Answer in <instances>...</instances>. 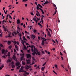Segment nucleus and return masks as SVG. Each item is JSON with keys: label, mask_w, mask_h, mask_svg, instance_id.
Wrapping results in <instances>:
<instances>
[{"label": "nucleus", "mask_w": 76, "mask_h": 76, "mask_svg": "<svg viewBox=\"0 0 76 76\" xmlns=\"http://www.w3.org/2000/svg\"><path fill=\"white\" fill-rule=\"evenodd\" d=\"M40 39H41V37L39 36L38 37V39H39V40H40Z\"/></svg>", "instance_id": "de8ad7c7"}, {"label": "nucleus", "mask_w": 76, "mask_h": 76, "mask_svg": "<svg viewBox=\"0 0 76 76\" xmlns=\"http://www.w3.org/2000/svg\"><path fill=\"white\" fill-rule=\"evenodd\" d=\"M31 48H33V47H34V45L33 46V45H31Z\"/></svg>", "instance_id": "37998d69"}, {"label": "nucleus", "mask_w": 76, "mask_h": 76, "mask_svg": "<svg viewBox=\"0 0 76 76\" xmlns=\"http://www.w3.org/2000/svg\"><path fill=\"white\" fill-rule=\"evenodd\" d=\"M4 56H6V54H7V53L5 52L4 53Z\"/></svg>", "instance_id": "49530a36"}, {"label": "nucleus", "mask_w": 76, "mask_h": 76, "mask_svg": "<svg viewBox=\"0 0 76 76\" xmlns=\"http://www.w3.org/2000/svg\"><path fill=\"white\" fill-rule=\"evenodd\" d=\"M2 27L3 28H4V31H5V32H6V31H7V28H7V26H6V27L5 28L4 26H3Z\"/></svg>", "instance_id": "f03ea898"}, {"label": "nucleus", "mask_w": 76, "mask_h": 76, "mask_svg": "<svg viewBox=\"0 0 76 76\" xmlns=\"http://www.w3.org/2000/svg\"><path fill=\"white\" fill-rule=\"evenodd\" d=\"M4 12L5 14H7V12H6V11H5V10L4 11Z\"/></svg>", "instance_id": "bf43d9fd"}, {"label": "nucleus", "mask_w": 76, "mask_h": 76, "mask_svg": "<svg viewBox=\"0 0 76 76\" xmlns=\"http://www.w3.org/2000/svg\"><path fill=\"white\" fill-rule=\"evenodd\" d=\"M33 19L34 21H36V20H37V19L36 18H33Z\"/></svg>", "instance_id": "cd10ccee"}, {"label": "nucleus", "mask_w": 76, "mask_h": 76, "mask_svg": "<svg viewBox=\"0 0 76 76\" xmlns=\"http://www.w3.org/2000/svg\"><path fill=\"white\" fill-rule=\"evenodd\" d=\"M54 9H55V11L54 12V13L53 14V16H54V15H56V13H57V10H56V8H54Z\"/></svg>", "instance_id": "9d476101"}, {"label": "nucleus", "mask_w": 76, "mask_h": 76, "mask_svg": "<svg viewBox=\"0 0 76 76\" xmlns=\"http://www.w3.org/2000/svg\"><path fill=\"white\" fill-rule=\"evenodd\" d=\"M15 48H18V45H16L15 46Z\"/></svg>", "instance_id": "f704fd0d"}, {"label": "nucleus", "mask_w": 76, "mask_h": 76, "mask_svg": "<svg viewBox=\"0 0 76 76\" xmlns=\"http://www.w3.org/2000/svg\"><path fill=\"white\" fill-rule=\"evenodd\" d=\"M46 63H47L46 62H45L42 65V66H45V64H46Z\"/></svg>", "instance_id": "6ab92c4d"}, {"label": "nucleus", "mask_w": 76, "mask_h": 76, "mask_svg": "<svg viewBox=\"0 0 76 76\" xmlns=\"http://www.w3.org/2000/svg\"><path fill=\"white\" fill-rule=\"evenodd\" d=\"M27 72V71H25L24 73H25V74L26 75H29V73L28 72Z\"/></svg>", "instance_id": "4468645a"}, {"label": "nucleus", "mask_w": 76, "mask_h": 76, "mask_svg": "<svg viewBox=\"0 0 76 76\" xmlns=\"http://www.w3.org/2000/svg\"><path fill=\"white\" fill-rule=\"evenodd\" d=\"M39 6L37 5V10H39Z\"/></svg>", "instance_id": "dca6fc26"}, {"label": "nucleus", "mask_w": 76, "mask_h": 76, "mask_svg": "<svg viewBox=\"0 0 76 76\" xmlns=\"http://www.w3.org/2000/svg\"><path fill=\"white\" fill-rule=\"evenodd\" d=\"M7 44L9 45H10V44H11V42L10 41H9L7 42Z\"/></svg>", "instance_id": "1a4fd4ad"}, {"label": "nucleus", "mask_w": 76, "mask_h": 76, "mask_svg": "<svg viewBox=\"0 0 76 76\" xmlns=\"http://www.w3.org/2000/svg\"><path fill=\"white\" fill-rule=\"evenodd\" d=\"M1 51H2V52H3L4 53H5V50H4V49H2L1 50Z\"/></svg>", "instance_id": "aec40b11"}, {"label": "nucleus", "mask_w": 76, "mask_h": 76, "mask_svg": "<svg viewBox=\"0 0 76 76\" xmlns=\"http://www.w3.org/2000/svg\"><path fill=\"white\" fill-rule=\"evenodd\" d=\"M12 68H14L15 67V65L13 64H12Z\"/></svg>", "instance_id": "5701e85b"}, {"label": "nucleus", "mask_w": 76, "mask_h": 76, "mask_svg": "<svg viewBox=\"0 0 76 76\" xmlns=\"http://www.w3.org/2000/svg\"><path fill=\"white\" fill-rule=\"evenodd\" d=\"M0 46H1V47H3V45H2L1 44H0Z\"/></svg>", "instance_id": "72a5a7b5"}, {"label": "nucleus", "mask_w": 76, "mask_h": 76, "mask_svg": "<svg viewBox=\"0 0 76 76\" xmlns=\"http://www.w3.org/2000/svg\"><path fill=\"white\" fill-rule=\"evenodd\" d=\"M34 51H35L36 52H38V50H37V48L34 49Z\"/></svg>", "instance_id": "393cba45"}, {"label": "nucleus", "mask_w": 76, "mask_h": 76, "mask_svg": "<svg viewBox=\"0 0 76 76\" xmlns=\"http://www.w3.org/2000/svg\"><path fill=\"white\" fill-rule=\"evenodd\" d=\"M60 54L61 56H63V54H62V53H61V52H60Z\"/></svg>", "instance_id": "4d7b16f0"}, {"label": "nucleus", "mask_w": 76, "mask_h": 76, "mask_svg": "<svg viewBox=\"0 0 76 76\" xmlns=\"http://www.w3.org/2000/svg\"><path fill=\"white\" fill-rule=\"evenodd\" d=\"M31 15H32V16H33V15H34V13L33 12H31Z\"/></svg>", "instance_id": "09e8293b"}, {"label": "nucleus", "mask_w": 76, "mask_h": 76, "mask_svg": "<svg viewBox=\"0 0 76 76\" xmlns=\"http://www.w3.org/2000/svg\"><path fill=\"white\" fill-rule=\"evenodd\" d=\"M32 55L33 56H35V53H32Z\"/></svg>", "instance_id": "a18cd8bd"}, {"label": "nucleus", "mask_w": 76, "mask_h": 76, "mask_svg": "<svg viewBox=\"0 0 76 76\" xmlns=\"http://www.w3.org/2000/svg\"><path fill=\"white\" fill-rule=\"evenodd\" d=\"M52 42H54V43L56 44V42L55 41L53 40V39H52Z\"/></svg>", "instance_id": "7c9ffc66"}, {"label": "nucleus", "mask_w": 76, "mask_h": 76, "mask_svg": "<svg viewBox=\"0 0 76 76\" xmlns=\"http://www.w3.org/2000/svg\"><path fill=\"white\" fill-rule=\"evenodd\" d=\"M20 34L22 35V34H20H20H18L19 37H20Z\"/></svg>", "instance_id": "c756f323"}, {"label": "nucleus", "mask_w": 76, "mask_h": 76, "mask_svg": "<svg viewBox=\"0 0 76 76\" xmlns=\"http://www.w3.org/2000/svg\"><path fill=\"white\" fill-rule=\"evenodd\" d=\"M53 5L55 7L56 9H57V7L56 6V4H53Z\"/></svg>", "instance_id": "412c9836"}, {"label": "nucleus", "mask_w": 76, "mask_h": 76, "mask_svg": "<svg viewBox=\"0 0 76 76\" xmlns=\"http://www.w3.org/2000/svg\"><path fill=\"white\" fill-rule=\"evenodd\" d=\"M44 44H45L44 42L42 41V45H44Z\"/></svg>", "instance_id": "b1692460"}, {"label": "nucleus", "mask_w": 76, "mask_h": 76, "mask_svg": "<svg viewBox=\"0 0 76 76\" xmlns=\"http://www.w3.org/2000/svg\"><path fill=\"white\" fill-rule=\"evenodd\" d=\"M37 53L38 56H40V53H39L38 51L37 52Z\"/></svg>", "instance_id": "473e14b6"}, {"label": "nucleus", "mask_w": 76, "mask_h": 76, "mask_svg": "<svg viewBox=\"0 0 76 76\" xmlns=\"http://www.w3.org/2000/svg\"><path fill=\"white\" fill-rule=\"evenodd\" d=\"M43 17L44 18V15H42V19H43Z\"/></svg>", "instance_id": "052dcab7"}, {"label": "nucleus", "mask_w": 76, "mask_h": 76, "mask_svg": "<svg viewBox=\"0 0 76 76\" xmlns=\"http://www.w3.org/2000/svg\"><path fill=\"white\" fill-rule=\"evenodd\" d=\"M0 37H3V36L2 35V32L1 34H0Z\"/></svg>", "instance_id": "ea45409f"}, {"label": "nucleus", "mask_w": 76, "mask_h": 76, "mask_svg": "<svg viewBox=\"0 0 76 76\" xmlns=\"http://www.w3.org/2000/svg\"><path fill=\"white\" fill-rule=\"evenodd\" d=\"M14 44H16V41H14L13 42Z\"/></svg>", "instance_id": "603ef678"}, {"label": "nucleus", "mask_w": 76, "mask_h": 76, "mask_svg": "<svg viewBox=\"0 0 76 76\" xmlns=\"http://www.w3.org/2000/svg\"><path fill=\"white\" fill-rule=\"evenodd\" d=\"M23 40H26V41H27V39H26L25 36H23Z\"/></svg>", "instance_id": "f3484780"}, {"label": "nucleus", "mask_w": 76, "mask_h": 76, "mask_svg": "<svg viewBox=\"0 0 76 76\" xmlns=\"http://www.w3.org/2000/svg\"><path fill=\"white\" fill-rule=\"evenodd\" d=\"M25 68L26 69V70H28L29 69V68L28 67H27V66L25 67Z\"/></svg>", "instance_id": "bb28decb"}, {"label": "nucleus", "mask_w": 76, "mask_h": 76, "mask_svg": "<svg viewBox=\"0 0 76 76\" xmlns=\"http://www.w3.org/2000/svg\"><path fill=\"white\" fill-rule=\"evenodd\" d=\"M12 36L13 37H15V35H14V33H12Z\"/></svg>", "instance_id": "58836bf2"}, {"label": "nucleus", "mask_w": 76, "mask_h": 76, "mask_svg": "<svg viewBox=\"0 0 76 76\" xmlns=\"http://www.w3.org/2000/svg\"><path fill=\"white\" fill-rule=\"evenodd\" d=\"M1 67L2 68L4 67V64H2Z\"/></svg>", "instance_id": "680f3d73"}, {"label": "nucleus", "mask_w": 76, "mask_h": 76, "mask_svg": "<svg viewBox=\"0 0 76 76\" xmlns=\"http://www.w3.org/2000/svg\"><path fill=\"white\" fill-rule=\"evenodd\" d=\"M8 37H11V36L10 34H8Z\"/></svg>", "instance_id": "4c0bfd02"}, {"label": "nucleus", "mask_w": 76, "mask_h": 76, "mask_svg": "<svg viewBox=\"0 0 76 76\" xmlns=\"http://www.w3.org/2000/svg\"><path fill=\"white\" fill-rule=\"evenodd\" d=\"M42 41L44 42V41H45V42H46V41H47V39H45V40H42Z\"/></svg>", "instance_id": "c03bdc74"}, {"label": "nucleus", "mask_w": 76, "mask_h": 76, "mask_svg": "<svg viewBox=\"0 0 76 76\" xmlns=\"http://www.w3.org/2000/svg\"><path fill=\"white\" fill-rule=\"evenodd\" d=\"M12 61V58L8 59L7 61V62H11Z\"/></svg>", "instance_id": "9b49d317"}, {"label": "nucleus", "mask_w": 76, "mask_h": 76, "mask_svg": "<svg viewBox=\"0 0 76 76\" xmlns=\"http://www.w3.org/2000/svg\"><path fill=\"white\" fill-rule=\"evenodd\" d=\"M42 54H45V52H44V51H42Z\"/></svg>", "instance_id": "6e6d98bb"}, {"label": "nucleus", "mask_w": 76, "mask_h": 76, "mask_svg": "<svg viewBox=\"0 0 76 76\" xmlns=\"http://www.w3.org/2000/svg\"><path fill=\"white\" fill-rule=\"evenodd\" d=\"M21 36H22V35L21 34H20V39L21 40L22 39V37H21Z\"/></svg>", "instance_id": "e433bc0d"}, {"label": "nucleus", "mask_w": 76, "mask_h": 76, "mask_svg": "<svg viewBox=\"0 0 76 76\" xmlns=\"http://www.w3.org/2000/svg\"><path fill=\"white\" fill-rule=\"evenodd\" d=\"M44 69H45V66H43L41 68V70L42 71H44Z\"/></svg>", "instance_id": "f8f14e48"}, {"label": "nucleus", "mask_w": 76, "mask_h": 76, "mask_svg": "<svg viewBox=\"0 0 76 76\" xmlns=\"http://www.w3.org/2000/svg\"><path fill=\"white\" fill-rule=\"evenodd\" d=\"M48 29L49 30V31H50L51 32H52V30H51V29L50 28H48Z\"/></svg>", "instance_id": "c9c22d12"}, {"label": "nucleus", "mask_w": 76, "mask_h": 76, "mask_svg": "<svg viewBox=\"0 0 76 76\" xmlns=\"http://www.w3.org/2000/svg\"><path fill=\"white\" fill-rule=\"evenodd\" d=\"M20 69V66H18L17 67V69Z\"/></svg>", "instance_id": "2f4dec72"}, {"label": "nucleus", "mask_w": 76, "mask_h": 76, "mask_svg": "<svg viewBox=\"0 0 76 76\" xmlns=\"http://www.w3.org/2000/svg\"><path fill=\"white\" fill-rule=\"evenodd\" d=\"M12 47V46L10 45L8 47V48H10V49H11Z\"/></svg>", "instance_id": "a211bd4d"}, {"label": "nucleus", "mask_w": 76, "mask_h": 76, "mask_svg": "<svg viewBox=\"0 0 76 76\" xmlns=\"http://www.w3.org/2000/svg\"><path fill=\"white\" fill-rule=\"evenodd\" d=\"M25 72V71H24L23 70V69L22 71H20V72L21 73V72Z\"/></svg>", "instance_id": "c85d7f7f"}, {"label": "nucleus", "mask_w": 76, "mask_h": 76, "mask_svg": "<svg viewBox=\"0 0 76 76\" xmlns=\"http://www.w3.org/2000/svg\"><path fill=\"white\" fill-rule=\"evenodd\" d=\"M24 68V67L23 66H22L20 68V69H19V72H20L21 71H22V70H23V69Z\"/></svg>", "instance_id": "0eeeda50"}, {"label": "nucleus", "mask_w": 76, "mask_h": 76, "mask_svg": "<svg viewBox=\"0 0 76 76\" xmlns=\"http://www.w3.org/2000/svg\"><path fill=\"white\" fill-rule=\"evenodd\" d=\"M8 56L9 57H10V52H8Z\"/></svg>", "instance_id": "a878e982"}, {"label": "nucleus", "mask_w": 76, "mask_h": 76, "mask_svg": "<svg viewBox=\"0 0 76 76\" xmlns=\"http://www.w3.org/2000/svg\"><path fill=\"white\" fill-rule=\"evenodd\" d=\"M41 39H43L44 40L45 39V38H42V37H41Z\"/></svg>", "instance_id": "338daca9"}, {"label": "nucleus", "mask_w": 76, "mask_h": 76, "mask_svg": "<svg viewBox=\"0 0 76 76\" xmlns=\"http://www.w3.org/2000/svg\"><path fill=\"white\" fill-rule=\"evenodd\" d=\"M25 60V58H24V57H23V56H21L20 57V61H22V60Z\"/></svg>", "instance_id": "20e7f679"}, {"label": "nucleus", "mask_w": 76, "mask_h": 76, "mask_svg": "<svg viewBox=\"0 0 76 76\" xmlns=\"http://www.w3.org/2000/svg\"><path fill=\"white\" fill-rule=\"evenodd\" d=\"M27 58H28V60H26L27 63H30V61L31 60V55L29 54H26Z\"/></svg>", "instance_id": "f257e3e1"}, {"label": "nucleus", "mask_w": 76, "mask_h": 76, "mask_svg": "<svg viewBox=\"0 0 76 76\" xmlns=\"http://www.w3.org/2000/svg\"><path fill=\"white\" fill-rule=\"evenodd\" d=\"M20 20L19 19H18L17 20V24H19L20 23Z\"/></svg>", "instance_id": "6e6552de"}, {"label": "nucleus", "mask_w": 76, "mask_h": 76, "mask_svg": "<svg viewBox=\"0 0 76 76\" xmlns=\"http://www.w3.org/2000/svg\"><path fill=\"white\" fill-rule=\"evenodd\" d=\"M31 50L32 52H34V50L33 48H31Z\"/></svg>", "instance_id": "79ce46f5"}, {"label": "nucleus", "mask_w": 76, "mask_h": 76, "mask_svg": "<svg viewBox=\"0 0 76 76\" xmlns=\"http://www.w3.org/2000/svg\"><path fill=\"white\" fill-rule=\"evenodd\" d=\"M22 63L23 65H25V64H26L25 62L22 61Z\"/></svg>", "instance_id": "ddd939ff"}, {"label": "nucleus", "mask_w": 76, "mask_h": 76, "mask_svg": "<svg viewBox=\"0 0 76 76\" xmlns=\"http://www.w3.org/2000/svg\"><path fill=\"white\" fill-rule=\"evenodd\" d=\"M20 56H22V57H24V53H23V54H21Z\"/></svg>", "instance_id": "4be33fe9"}, {"label": "nucleus", "mask_w": 76, "mask_h": 76, "mask_svg": "<svg viewBox=\"0 0 76 76\" xmlns=\"http://www.w3.org/2000/svg\"><path fill=\"white\" fill-rule=\"evenodd\" d=\"M24 49H25L26 50H27V48H26V46L24 47Z\"/></svg>", "instance_id": "3c124183"}, {"label": "nucleus", "mask_w": 76, "mask_h": 76, "mask_svg": "<svg viewBox=\"0 0 76 76\" xmlns=\"http://www.w3.org/2000/svg\"><path fill=\"white\" fill-rule=\"evenodd\" d=\"M48 3H49V2L47 0L46 1L45 3L43 4H48Z\"/></svg>", "instance_id": "423d86ee"}, {"label": "nucleus", "mask_w": 76, "mask_h": 76, "mask_svg": "<svg viewBox=\"0 0 76 76\" xmlns=\"http://www.w3.org/2000/svg\"><path fill=\"white\" fill-rule=\"evenodd\" d=\"M14 52L15 53V52H16V50H15V49H14Z\"/></svg>", "instance_id": "69168bd1"}, {"label": "nucleus", "mask_w": 76, "mask_h": 76, "mask_svg": "<svg viewBox=\"0 0 76 76\" xmlns=\"http://www.w3.org/2000/svg\"><path fill=\"white\" fill-rule=\"evenodd\" d=\"M39 66H37V68L39 70L40 69V68H39Z\"/></svg>", "instance_id": "13d9d810"}, {"label": "nucleus", "mask_w": 76, "mask_h": 76, "mask_svg": "<svg viewBox=\"0 0 76 76\" xmlns=\"http://www.w3.org/2000/svg\"><path fill=\"white\" fill-rule=\"evenodd\" d=\"M2 57L3 58H6V56H3Z\"/></svg>", "instance_id": "0e129e2a"}, {"label": "nucleus", "mask_w": 76, "mask_h": 76, "mask_svg": "<svg viewBox=\"0 0 76 76\" xmlns=\"http://www.w3.org/2000/svg\"><path fill=\"white\" fill-rule=\"evenodd\" d=\"M55 67L56 68H57V67H58V66H57V64L55 65Z\"/></svg>", "instance_id": "a19ab883"}, {"label": "nucleus", "mask_w": 76, "mask_h": 76, "mask_svg": "<svg viewBox=\"0 0 76 76\" xmlns=\"http://www.w3.org/2000/svg\"><path fill=\"white\" fill-rule=\"evenodd\" d=\"M15 64L17 66H18L20 65V63H19V62H18Z\"/></svg>", "instance_id": "39448f33"}, {"label": "nucleus", "mask_w": 76, "mask_h": 76, "mask_svg": "<svg viewBox=\"0 0 76 76\" xmlns=\"http://www.w3.org/2000/svg\"><path fill=\"white\" fill-rule=\"evenodd\" d=\"M14 33L16 35H17V33H16V32H14Z\"/></svg>", "instance_id": "864d4df0"}, {"label": "nucleus", "mask_w": 76, "mask_h": 76, "mask_svg": "<svg viewBox=\"0 0 76 76\" xmlns=\"http://www.w3.org/2000/svg\"><path fill=\"white\" fill-rule=\"evenodd\" d=\"M17 28L18 29H20V28L18 26Z\"/></svg>", "instance_id": "774afa93"}, {"label": "nucleus", "mask_w": 76, "mask_h": 76, "mask_svg": "<svg viewBox=\"0 0 76 76\" xmlns=\"http://www.w3.org/2000/svg\"><path fill=\"white\" fill-rule=\"evenodd\" d=\"M37 30H36V29H34V33H35L36 32V31Z\"/></svg>", "instance_id": "8fccbe9b"}, {"label": "nucleus", "mask_w": 76, "mask_h": 76, "mask_svg": "<svg viewBox=\"0 0 76 76\" xmlns=\"http://www.w3.org/2000/svg\"><path fill=\"white\" fill-rule=\"evenodd\" d=\"M31 37L32 38H35V36L34 35H33V34H32L31 35Z\"/></svg>", "instance_id": "2eb2a0df"}, {"label": "nucleus", "mask_w": 76, "mask_h": 76, "mask_svg": "<svg viewBox=\"0 0 76 76\" xmlns=\"http://www.w3.org/2000/svg\"><path fill=\"white\" fill-rule=\"evenodd\" d=\"M26 45H29V44L28 43H26Z\"/></svg>", "instance_id": "5fc2aeb1"}, {"label": "nucleus", "mask_w": 76, "mask_h": 76, "mask_svg": "<svg viewBox=\"0 0 76 76\" xmlns=\"http://www.w3.org/2000/svg\"><path fill=\"white\" fill-rule=\"evenodd\" d=\"M12 58L13 59V60H16V61H17V60L16 59V56H13Z\"/></svg>", "instance_id": "7ed1b4c3"}, {"label": "nucleus", "mask_w": 76, "mask_h": 76, "mask_svg": "<svg viewBox=\"0 0 76 76\" xmlns=\"http://www.w3.org/2000/svg\"><path fill=\"white\" fill-rule=\"evenodd\" d=\"M53 72H54V73L55 74H56V75L57 74V73H56V72H55V71H53Z\"/></svg>", "instance_id": "e2e57ef3"}]
</instances>
